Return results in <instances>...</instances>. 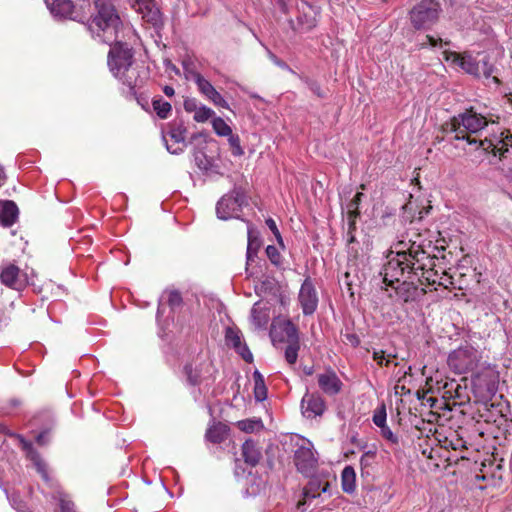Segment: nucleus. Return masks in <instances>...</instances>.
Segmentation results:
<instances>
[{"label": "nucleus", "mask_w": 512, "mask_h": 512, "mask_svg": "<svg viewBox=\"0 0 512 512\" xmlns=\"http://www.w3.org/2000/svg\"><path fill=\"white\" fill-rule=\"evenodd\" d=\"M96 14L89 22L92 35L101 42L115 45L108 54V66L115 78L129 89V93L136 95V88L141 87L143 78L137 66L134 65L133 50L122 39L130 42L136 40L137 35L130 26H124L111 0H96Z\"/></svg>", "instance_id": "nucleus-1"}, {"label": "nucleus", "mask_w": 512, "mask_h": 512, "mask_svg": "<svg viewBox=\"0 0 512 512\" xmlns=\"http://www.w3.org/2000/svg\"><path fill=\"white\" fill-rule=\"evenodd\" d=\"M395 249L387 255V262L380 272L385 282L392 285L409 273V277L416 278L421 285H436L440 276L433 269L434 258L415 243L407 247L406 243L399 241Z\"/></svg>", "instance_id": "nucleus-2"}, {"label": "nucleus", "mask_w": 512, "mask_h": 512, "mask_svg": "<svg viewBox=\"0 0 512 512\" xmlns=\"http://www.w3.org/2000/svg\"><path fill=\"white\" fill-rule=\"evenodd\" d=\"M487 125L488 121L484 116L473 110H467L458 116H454L446 124L445 130L453 133L457 140H466L469 144H476L479 141L471 135L477 134Z\"/></svg>", "instance_id": "nucleus-3"}, {"label": "nucleus", "mask_w": 512, "mask_h": 512, "mask_svg": "<svg viewBox=\"0 0 512 512\" xmlns=\"http://www.w3.org/2000/svg\"><path fill=\"white\" fill-rule=\"evenodd\" d=\"M481 352L469 343L460 345L452 350L447 358V364L455 374L472 372L480 363Z\"/></svg>", "instance_id": "nucleus-4"}, {"label": "nucleus", "mask_w": 512, "mask_h": 512, "mask_svg": "<svg viewBox=\"0 0 512 512\" xmlns=\"http://www.w3.org/2000/svg\"><path fill=\"white\" fill-rule=\"evenodd\" d=\"M499 373L494 367H484L472 378V390L478 401H490L498 390Z\"/></svg>", "instance_id": "nucleus-5"}, {"label": "nucleus", "mask_w": 512, "mask_h": 512, "mask_svg": "<svg viewBox=\"0 0 512 512\" xmlns=\"http://www.w3.org/2000/svg\"><path fill=\"white\" fill-rule=\"evenodd\" d=\"M440 4L436 0H422L411 11L410 17L416 29H427L438 19Z\"/></svg>", "instance_id": "nucleus-6"}, {"label": "nucleus", "mask_w": 512, "mask_h": 512, "mask_svg": "<svg viewBox=\"0 0 512 512\" xmlns=\"http://www.w3.org/2000/svg\"><path fill=\"white\" fill-rule=\"evenodd\" d=\"M294 462L297 470L306 476L314 473L318 459L315 456L314 447L311 441L300 438L297 442V449L294 453Z\"/></svg>", "instance_id": "nucleus-7"}, {"label": "nucleus", "mask_w": 512, "mask_h": 512, "mask_svg": "<svg viewBox=\"0 0 512 512\" xmlns=\"http://www.w3.org/2000/svg\"><path fill=\"white\" fill-rule=\"evenodd\" d=\"M244 200V194L239 189H233L218 201L216 205L217 217L221 220L238 218Z\"/></svg>", "instance_id": "nucleus-8"}, {"label": "nucleus", "mask_w": 512, "mask_h": 512, "mask_svg": "<svg viewBox=\"0 0 512 512\" xmlns=\"http://www.w3.org/2000/svg\"><path fill=\"white\" fill-rule=\"evenodd\" d=\"M443 58L453 68H459L465 73L476 77L480 76L479 62L470 53H457L445 50Z\"/></svg>", "instance_id": "nucleus-9"}, {"label": "nucleus", "mask_w": 512, "mask_h": 512, "mask_svg": "<svg viewBox=\"0 0 512 512\" xmlns=\"http://www.w3.org/2000/svg\"><path fill=\"white\" fill-rule=\"evenodd\" d=\"M383 282L385 283L384 280ZM395 283L396 282L391 286ZM397 283L398 285L395 287L396 295L399 300L405 303L415 302L426 293L424 288L418 287L416 278L409 277V273H405L404 276L400 277V280ZM386 285L390 286L387 282Z\"/></svg>", "instance_id": "nucleus-10"}, {"label": "nucleus", "mask_w": 512, "mask_h": 512, "mask_svg": "<svg viewBox=\"0 0 512 512\" xmlns=\"http://www.w3.org/2000/svg\"><path fill=\"white\" fill-rule=\"evenodd\" d=\"M479 146L495 156H503L509 147H512V134L508 130L499 133L493 132L491 136L479 140Z\"/></svg>", "instance_id": "nucleus-11"}, {"label": "nucleus", "mask_w": 512, "mask_h": 512, "mask_svg": "<svg viewBox=\"0 0 512 512\" xmlns=\"http://www.w3.org/2000/svg\"><path fill=\"white\" fill-rule=\"evenodd\" d=\"M298 301L304 315L313 314L318 306V294L310 278L304 280L301 285Z\"/></svg>", "instance_id": "nucleus-12"}, {"label": "nucleus", "mask_w": 512, "mask_h": 512, "mask_svg": "<svg viewBox=\"0 0 512 512\" xmlns=\"http://www.w3.org/2000/svg\"><path fill=\"white\" fill-rule=\"evenodd\" d=\"M194 81L197 85L200 93L205 96L210 102H212L215 106L230 109L228 102L223 98V96L214 88V86L204 78L201 74L196 73L194 76Z\"/></svg>", "instance_id": "nucleus-13"}, {"label": "nucleus", "mask_w": 512, "mask_h": 512, "mask_svg": "<svg viewBox=\"0 0 512 512\" xmlns=\"http://www.w3.org/2000/svg\"><path fill=\"white\" fill-rule=\"evenodd\" d=\"M22 449L26 452L27 458L33 463L37 472L41 475L42 479L53 486V480L48 473L46 463L42 460L39 453L34 449L31 442L26 441L23 437H19Z\"/></svg>", "instance_id": "nucleus-14"}, {"label": "nucleus", "mask_w": 512, "mask_h": 512, "mask_svg": "<svg viewBox=\"0 0 512 512\" xmlns=\"http://www.w3.org/2000/svg\"><path fill=\"white\" fill-rule=\"evenodd\" d=\"M186 129L181 125H174L169 132L163 136L167 150L172 154H179L186 147Z\"/></svg>", "instance_id": "nucleus-15"}, {"label": "nucleus", "mask_w": 512, "mask_h": 512, "mask_svg": "<svg viewBox=\"0 0 512 512\" xmlns=\"http://www.w3.org/2000/svg\"><path fill=\"white\" fill-rule=\"evenodd\" d=\"M1 282L15 290L23 289L27 284V277L24 273H21L20 269L13 265H7L0 273Z\"/></svg>", "instance_id": "nucleus-16"}, {"label": "nucleus", "mask_w": 512, "mask_h": 512, "mask_svg": "<svg viewBox=\"0 0 512 512\" xmlns=\"http://www.w3.org/2000/svg\"><path fill=\"white\" fill-rule=\"evenodd\" d=\"M226 344L233 349L245 360L250 363L253 360V355L247 345L242 341V334L240 330L233 327H228L225 333Z\"/></svg>", "instance_id": "nucleus-17"}, {"label": "nucleus", "mask_w": 512, "mask_h": 512, "mask_svg": "<svg viewBox=\"0 0 512 512\" xmlns=\"http://www.w3.org/2000/svg\"><path fill=\"white\" fill-rule=\"evenodd\" d=\"M317 383L320 390L328 396L337 395L343 386L342 381L333 370L317 374Z\"/></svg>", "instance_id": "nucleus-18"}, {"label": "nucleus", "mask_w": 512, "mask_h": 512, "mask_svg": "<svg viewBox=\"0 0 512 512\" xmlns=\"http://www.w3.org/2000/svg\"><path fill=\"white\" fill-rule=\"evenodd\" d=\"M302 413L306 418L321 416L326 410L324 399L318 394H305L301 401Z\"/></svg>", "instance_id": "nucleus-19"}, {"label": "nucleus", "mask_w": 512, "mask_h": 512, "mask_svg": "<svg viewBox=\"0 0 512 512\" xmlns=\"http://www.w3.org/2000/svg\"><path fill=\"white\" fill-rule=\"evenodd\" d=\"M46 3L48 9L55 18L71 20H77L80 18V14L71 0H54L50 4L47 1Z\"/></svg>", "instance_id": "nucleus-20"}, {"label": "nucleus", "mask_w": 512, "mask_h": 512, "mask_svg": "<svg viewBox=\"0 0 512 512\" xmlns=\"http://www.w3.org/2000/svg\"><path fill=\"white\" fill-rule=\"evenodd\" d=\"M132 7L146 22L156 25L160 20V12L154 0H134Z\"/></svg>", "instance_id": "nucleus-21"}, {"label": "nucleus", "mask_w": 512, "mask_h": 512, "mask_svg": "<svg viewBox=\"0 0 512 512\" xmlns=\"http://www.w3.org/2000/svg\"><path fill=\"white\" fill-rule=\"evenodd\" d=\"M329 487V483L322 484L321 480L317 478L311 479L303 489V499L297 504L298 509L304 510L307 501L319 497L323 492L325 493Z\"/></svg>", "instance_id": "nucleus-22"}, {"label": "nucleus", "mask_w": 512, "mask_h": 512, "mask_svg": "<svg viewBox=\"0 0 512 512\" xmlns=\"http://www.w3.org/2000/svg\"><path fill=\"white\" fill-rule=\"evenodd\" d=\"M214 371V368L209 361H204L201 363V368L198 370L195 368V371H193V367L191 365H187L185 367V372L187 374L188 381L193 384H199L204 379L209 378Z\"/></svg>", "instance_id": "nucleus-23"}, {"label": "nucleus", "mask_w": 512, "mask_h": 512, "mask_svg": "<svg viewBox=\"0 0 512 512\" xmlns=\"http://www.w3.org/2000/svg\"><path fill=\"white\" fill-rule=\"evenodd\" d=\"M270 320L269 307L267 304L257 302L251 310V321L257 329H265Z\"/></svg>", "instance_id": "nucleus-24"}, {"label": "nucleus", "mask_w": 512, "mask_h": 512, "mask_svg": "<svg viewBox=\"0 0 512 512\" xmlns=\"http://www.w3.org/2000/svg\"><path fill=\"white\" fill-rule=\"evenodd\" d=\"M18 208L12 201L0 202V223L4 226H11L17 219Z\"/></svg>", "instance_id": "nucleus-25"}, {"label": "nucleus", "mask_w": 512, "mask_h": 512, "mask_svg": "<svg viewBox=\"0 0 512 512\" xmlns=\"http://www.w3.org/2000/svg\"><path fill=\"white\" fill-rule=\"evenodd\" d=\"M242 456L246 463L255 466L261 458V452L255 442L246 440L242 445Z\"/></svg>", "instance_id": "nucleus-26"}, {"label": "nucleus", "mask_w": 512, "mask_h": 512, "mask_svg": "<svg viewBox=\"0 0 512 512\" xmlns=\"http://www.w3.org/2000/svg\"><path fill=\"white\" fill-rule=\"evenodd\" d=\"M248 244H247V260L253 261L261 247V240L258 232L254 230L252 225L248 223Z\"/></svg>", "instance_id": "nucleus-27"}, {"label": "nucleus", "mask_w": 512, "mask_h": 512, "mask_svg": "<svg viewBox=\"0 0 512 512\" xmlns=\"http://www.w3.org/2000/svg\"><path fill=\"white\" fill-rule=\"evenodd\" d=\"M277 328L281 332L282 340H285L288 343L299 341L298 329L290 320L280 321L277 327L275 326V329Z\"/></svg>", "instance_id": "nucleus-28"}, {"label": "nucleus", "mask_w": 512, "mask_h": 512, "mask_svg": "<svg viewBox=\"0 0 512 512\" xmlns=\"http://www.w3.org/2000/svg\"><path fill=\"white\" fill-rule=\"evenodd\" d=\"M342 489L346 493H352L356 487V473L352 466H346L341 474Z\"/></svg>", "instance_id": "nucleus-29"}, {"label": "nucleus", "mask_w": 512, "mask_h": 512, "mask_svg": "<svg viewBox=\"0 0 512 512\" xmlns=\"http://www.w3.org/2000/svg\"><path fill=\"white\" fill-rule=\"evenodd\" d=\"M227 435L226 426L218 423L210 426L206 432V439L212 443H221Z\"/></svg>", "instance_id": "nucleus-30"}, {"label": "nucleus", "mask_w": 512, "mask_h": 512, "mask_svg": "<svg viewBox=\"0 0 512 512\" xmlns=\"http://www.w3.org/2000/svg\"><path fill=\"white\" fill-rule=\"evenodd\" d=\"M53 499L59 502L61 512H76L74 503L69 499L68 495L59 487L53 493Z\"/></svg>", "instance_id": "nucleus-31"}, {"label": "nucleus", "mask_w": 512, "mask_h": 512, "mask_svg": "<svg viewBox=\"0 0 512 512\" xmlns=\"http://www.w3.org/2000/svg\"><path fill=\"white\" fill-rule=\"evenodd\" d=\"M254 378V396L259 402L267 398V388L265 386L264 378L259 371L253 373Z\"/></svg>", "instance_id": "nucleus-32"}, {"label": "nucleus", "mask_w": 512, "mask_h": 512, "mask_svg": "<svg viewBox=\"0 0 512 512\" xmlns=\"http://www.w3.org/2000/svg\"><path fill=\"white\" fill-rule=\"evenodd\" d=\"M213 131L220 137H228L232 134V128L221 117H214L211 121Z\"/></svg>", "instance_id": "nucleus-33"}, {"label": "nucleus", "mask_w": 512, "mask_h": 512, "mask_svg": "<svg viewBox=\"0 0 512 512\" xmlns=\"http://www.w3.org/2000/svg\"><path fill=\"white\" fill-rule=\"evenodd\" d=\"M237 427L246 433H253L263 428V423L260 419H245L237 422Z\"/></svg>", "instance_id": "nucleus-34"}, {"label": "nucleus", "mask_w": 512, "mask_h": 512, "mask_svg": "<svg viewBox=\"0 0 512 512\" xmlns=\"http://www.w3.org/2000/svg\"><path fill=\"white\" fill-rule=\"evenodd\" d=\"M153 109L161 119H166L171 112V104L161 98L154 99L152 102Z\"/></svg>", "instance_id": "nucleus-35"}, {"label": "nucleus", "mask_w": 512, "mask_h": 512, "mask_svg": "<svg viewBox=\"0 0 512 512\" xmlns=\"http://www.w3.org/2000/svg\"><path fill=\"white\" fill-rule=\"evenodd\" d=\"M214 114L215 112L211 108L201 104L200 107L197 108V111L194 113L193 119L198 123H204L212 118Z\"/></svg>", "instance_id": "nucleus-36"}, {"label": "nucleus", "mask_w": 512, "mask_h": 512, "mask_svg": "<svg viewBox=\"0 0 512 512\" xmlns=\"http://www.w3.org/2000/svg\"><path fill=\"white\" fill-rule=\"evenodd\" d=\"M299 341L288 343L285 350V359L289 364H295L298 357Z\"/></svg>", "instance_id": "nucleus-37"}, {"label": "nucleus", "mask_w": 512, "mask_h": 512, "mask_svg": "<svg viewBox=\"0 0 512 512\" xmlns=\"http://www.w3.org/2000/svg\"><path fill=\"white\" fill-rule=\"evenodd\" d=\"M386 419V407L384 404H381L379 407L375 409L373 413V423L380 428L386 425Z\"/></svg>", "instance_id": "nucleus-38"}, {"label": "nucleus", "mask_w": 512, "mask_h": 512, "mask_svg": "<svg viewBox=\"0 0 512 512\" xmlns=\"http://www.w3.org/2000/svg\"><path fill=\"white\" fill-rule=\"evenodd\" d=\"M228 143L231 147V150H232V154L234 156H237V157H240L244 154V150L241 146V143H240V138L238 135H235V134H230L228 136Z\"/></svg>", "instance_id": "nucleus-39"}, {"label": "nucleus", "mask_w": 512, "mask_h": 512, "mask_svg": "<svg viewBox=\"0 0 512 512\" xmlns=\"http://www.w3.org/2000/svg\"><path fill=\"white\" fill-rule=\"evenodd\" d=\"M266 255L268 259L271 261V263L277 267H280L282 264V256L277 249V247L273 245H268L266 247Z\"/></svg>", "instance_id": "nucleus-40"}, {"label": "nucleus", "mask_w": 512, "mask_h": 512, "mask_svg": "<svg viewBox=\"0 0 512 512\" xmlns=\"http://www.w3.org/2000/svg\"><path fill=\"white\" fill-rule=\"evenodd\" d=\"M373 360L377 362L380 366H388L390 363V358L395 357V355L388 354L386 355L382 350H374L373 351Z\"/></svg>", "instance_id": "nucleus-41"}, {"label": "nucleus", "mask_w": 512, "mask_h": 512, "mask_svg": "<svg viewBox=\"0 0 512 512\" xmlns=\"http://www.w3.org/2000/svg\"><path fill=\"white\" fill-rule=\"evenodd\" d=\"M376 458V452L375 451H367L365 452L361 458H360V465L361 469L364 470L372 465Z\"/></svg>", "instance_id": "nucleus-42"}, {"label": "nucleus", "mask_w": 512, "mask_h": 512, "mask_svg": "<svg viewBox=\"0 0 512 512\" xmlns=\"http://www.w3.org/2000/svg\"><path fill=\"white\" fill-rule=\"evenodd\" d=\"M266 225L268 226V228L271 230V232L274 234L277 242L283 246V239H282V236L280 234V231L279 229L277 228V225H276V222L272 219V218H268L266 220Z\"/></svg>", "instance_id": "nucleus-43"}, {"label": "nucleus", "mask_w": 512, "mask_h": 512, "mask_svg": "<svg viewBox=\"0 0 512 512\" xmlns=\"http://www.w3.org/2000/svg\"><path fill=\"white\" fill-rule=\"evenodd\" d=\"M168 304L173 308L176 306H179L182 302V297L179 292L177 291H170L168 293Z\"/></svg>", "instance_id": "nucleus-44"}, {"label": "nucleus", "mask_w": 512, "mask_h": 512, "mask_svg": "<svg viewBox=\"0 0 512 512\" xmlns=\"http://www.w3.org/2000/svg\"><path fill=\"white\" fill-rule=\"evenodd\" d=\"M380 429H381V435L383 438H385L386 440H388L391 443L398 442V438L394 435L392 430L387 425L380 427Z\"/></svg>", "instance_id": "nucleus-45"}, {"label": "nucleus", "mask_w": 512, "mask_h": 512, "mask_svg": "<svg viewBox=\"0 0 512 512\" xmlns=\"http://www.w3.org/2000/svg\"><path fill=\"white\" fill-rule=\"evenodd\" d=\"M200 105L195 99H186L184 101V109L190 113H195Z\"/></svg>", "instance_id": "nucleus-46"}, {"label": "nucleus", "mask_w": 512, "mask_h": 512, "mask_svg": "<svg viewBox=\"0 0 512 512\" xmlns=\"http://www.w3.org/2000/svg\"><path fill=\"white\" fill-rule=\"evenodd\" d=\"M344 342L351 345L352 347H357L360 344V339L354 333H346L344 335Z\"/></svg>", "instance_id": "nucleus-47"}, {"label": "nucleus", "mask_w": 512, "mask_h": 512, "mask_svg": "<svg viewBox=\"0 0 512 512\" xmlns=\"http://www.w3.org/2000/svg\"><path fill=\"white\" fill-rule=\"evenodd\" d=\"M452 284V281L450 280V277H447L446 275H442L437 280L436 285L443 286L444 288H448V286Z\"/></svg>", "instance_id": "nucleus-48"}, {"label": "nucleus", "mask_w": 512, "mask_h": 512, "mask_svg": "<svg viewBox=\"0 0 512 512\" xmlns=\"http://www.w3.org/2000/svg\"><path fill=\"white\" fill-rule=\"evenodd\" d=\"M268 55L274 64H276L277 66H279L281 68H287V65L282 60H280L275 54H273L271 51H268Z\"/></svg>", "instance_id": "nucleus-49"}, {"label": "nucleus", "mask_w": 512, "mask_h": 512, "mask_svg": "<svg viewBox=\"0 0 512 512\" xmlns=\"http://www.w3.org/2000/svg\"><path fill=\"white\" fill-rule=\"evenodd\" d=\"M426 39H427L428 44H429L430 46H432V47L437 46V45H438V42H439L440 44H442V39H441V38L436 39V38H435V37H433V36H429V35H427V36H426Z\"/></svg>", "instance_id": "nucleus-50"}, {"label": "nucleus", "mask_w": 512, "mask_h": 512, "mask_svg": "<svg viewBox=\"0 0 512 512\" xmlns=\"http://www.w3.org/2000/svg\"><path fill=\"white\" fill-rule=\"evenodd\" d=\"M163 92L168 97H172L175 93L174 88L168 85L163 88Z\"/></svg>", "instance_id": "nucleus-51"}, {"label": "nucleus", "mask_w": 512, "mask_h": 512, "mask_svg": "<svg viewBox=\"0 0 512 512\" xmlns=\"http://www.w3.org/2000/svg\"><path fill=\"white\" fill-rule=\"evenodd\" d=\"M362 196H363V194L361 192H358V193H356V195L354 196V198L352 200V205L355 206L356 209L358 207V204H359Z\"/></svg>", "instance_id": "nucleus-52"}, {"label": "nucleus", "mask_w": 512, "mask_h": 512, "mask_svg": "<svg viewBox=\"0 0 512 512\" xmlns=\"http://www.w3.org/2000/svg\"><path fill=\"white\" fill-rule=\"evenodd\" d=\"M46 435H47L46 433L39 434L36 438L37 443L40 445H44L46 443V441H45Z\"/></svg>", "instance_id": "nucleus-53"}, {"label": "nucleus", "mask_w": 512, "mask_h": 512, "mask_svg": "<svg viewBox=\"0 0 512 512\" xmlns=\"http://www.w3.org/2000/svg\"><path fill=\"white\" fill-rule=\"evenodd\" d=\"M4 179H5L4 171H3V169L0 167V187L3 185V183H4Z\"/></svg>", "instance_id": "nucleus-54"}, {"label": "nucleus", "mask_w": 512, "mask_h": 512, "mask_svg": "<svg viewBox=\"0 0 512 512\" xmlns=\"http://www.w3.org/2000/svg\"><path fill=\"white\" fill-rule=\"evenodd\" d=\"M483 74L486 78L490 77L491 69H483Z\"/></svg>", "instance_id": "nucleus-55"}, {"label": "nucleus", "mask_w": 512, "mask_h": 512, "mask_svg": "<svg viewBox=\"0 0 512 512\" xmlns=\"http://www.w3.org/2000/svg\"><path fill=\"white\" fill-rule=\"evenodd\" d=\"M198 167L206 169V167H205V166H202V164H201V163H198Z\"/></svg>", "instance_id": "nucleus-56"}, {"label": "nucleus", "mask_w": 512, "mask_h": 512, "mask_svg": "<svg viewBox=\"0 0 512 512\" xmlns=\"http://www.w3.org/2000/svg\"><path fill=\"white\" fill-rule=\"evenodd\" d=\"M306 373L310 375L312 373L311 369H308Z\"/></svg>", "instance_id": "nucleus-57"}, {"label": "nucleus", "mask_w": 512, "mask_h": 512, "mask_svg": "<svg viewBox=\"0 0 512 512\" xmlns=\"http://www.w3.org/2000/svg\"><path fill=\"white\" fill-rule=\"evenodd\" d=\"M493 80H494L495 82H498L497 77H493Z\"/></svg>", "instance_id": "nucleus-58"}, {"label": "nucleus", "mask_w": 512, "mask_h": 512, "mask_svg": "<svg viewBox=\"0 0 512 512\" xmlns=\"http://www.w3.org/2000/svg\"><path fill=\"white\" fill-rule=\"evenodd\" d=\"M509 100H510V101L512 102V94L510 95V98H509Z\"/></svg>", "instance_id": "nucleus-59"}]
</instances>
